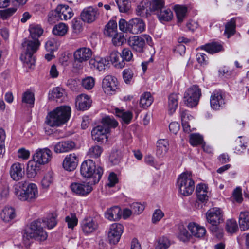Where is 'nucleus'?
Listing matches in <instances>:
<instances>
[{
    "label": "nucleus",
    "mask_w": 249,
    "mask_h": 249,
    "mask_svg": "<svg viewBox=\"0 0 249 249\" xmlns=\"http://www.w3.org/2000/svg\"><path fill=\"white\" fill-rule=\"evenodd\" d=\"M46 224L43 220L37 219L32 222L30 227L26 230L23 235V240L26 246L30 244L29 240H35L42 242L46 240L48 237L47 233L43 229Z\"/></svg>",
    "instance_id": "f257e3e1"
},
{
    "label": "nucleus",
    "mask_w": 249,
    "mask_h": 249,
    "mask_svg": "<svg viewBox=\"0 0 249 249\" xmlns=\"http://www.w3.org/2000/svg\"><path fill=\"white\" fill-rule=\"evenodd\" d=\"M71 108L61 106L48 113L45 122L51 127L58 126L66 123L70 118Z\"/></svg>",
    "instance_id": "f03ea898"
},
{
    "label": "nucleus",
    "mask_w": 249,
    "mask_h": 249,
    "mask_svg": "<svg viewBox=\"0 0 249 249\" xmlns=\"http://www.w3.org/2000/svg\"><path fill=\"white\" fill-rule=\"evenodd\" d=\"M40 44L39 41H32L26 39L22 43L24 53L21 54L20 59L27 67L32 68L35 65V58L33 54L38 50Z\"/></svg>",
    "instance_id": "7ed1b4c3"
},
{
    "label": "nucleus",
    "mask_w": 249,
    "mask_h": 249,
    "mask_svg": "<svg viewBox=\"0 0 249 249\" xmlns=\"http://www.w3.org/2000/svg\"><path fill=\"white\" fill-rule=\"evenodd\" d=\"M20 190H17L15 194L18 198L21 201L32 202L38 196L37 186L33 183L24 182L19 183Z\"/></svg>",
    "instance_id": "20e7f679"
},
{
    "label": "nucleus",
    "mask_w": 249,
    "mask_h": 249,
    "mask_svg": "<svg viewBox=\"0 0 249 249\" xmlns=\"http://www.w3.org/2000/svg\"><path fill=\"white\" fill-rule=\"evenodd\" d=\"M80 173L83 177L92 178L94 183H96L100 180L103 170L100 167L96 168L95 163L92 160H87L82 163Z\"/></svg>",
    "instance_id": "39448f33"
},
{
    "label": "nucleus",
    "mask_w": 249,
    "mask_h": 249,
    "mask_svg": "<svg viewBox=\"0 0 249 249\" xmlns=\"http://www.w3.org/2000/svg\"><path fill=\"white\" fill-rule=\"evenodd\" d=\"M177 185L178 191L183 196H189L194 192L195 182L190 172H184L178 178Z\"/></svg>",
    "instance_id": "423d86ee"
},
{
    "label": "nucleus",
    "mask_w": 249,
    "mask_h": 249,
    "mask_svg": "<svg viewBox=\"0 0 249 249\" xmlns=\"http://www.w3.org/2000/svg\"><path fill=\"white\" fill-rule=\"evenodd\" d=\"M150 46L153 45L152 38L147 34L141 36H134L128 40V44L134 52L142 53L145 51L146 44Z\"/></svg>",
    "instance_id": "0eeeda50"
},
{
    "label": "nucleus",
    "mask_w": 249,
    "mask_h": 249,
    "mask_svg": "<svg viewBox=\"0 0 249 249\" xmlns=\"http://www.w3.org/2000/svg\"><path fill=\"white\" fill-rule=\"evenodd\" d=\"M201 95V89L196 85L191 86L185 91L184 95L185 104L189 107L196 106Z\"/></svg>",
    "instance_id": "6e6552de"
},
{
    "label": "nucleus",
    "mask_w": 249,
    "mask_h": 249,
    "mask_svg": "<svg viewBox=\"0 0 249 249\" xmlns=\"http://www.w3.org/2000/svg\"><path fill=\"white\" fill-rule=\"evenodd\" d=\"M70 187L74 194L81 196H87L93 190L89 182L84 181L73 182L71 184Z\"/></svg>",
    "instance_id": "1a4fd4ad"
},
{
    "label": "nucleus",
    "mask_w": 249,
    "mask_h": 249,
    "mask_svg": "<svg viewBox=\"0 0 249 249\" xmlns=\"http://www.w3.org/2000/svg\"><path fill=\"white\" fill-rule=\"evenodd\" d=\"M100 15L98 8L95 7L89 6L85 8L81 13V19L85 22L91 23L95 21Z\"/></svg>",
    "instance_id": "9d476101"
},
{
    "label": "nucleus",
    "mask_w": 249,
    "mask_h": 249,
    "mask_svg": "<svg viewBox=\"0 0 249 249\" xmlns=\"http://www.w3.org/2000/svg\"><path fill=\"white\" fill-rule=\"evenodd\" d=\"M117 78L111 75L106 76L102 81V88L107 94H113L117 89Z\"/></svg>",
    "instance_id": "9b49d317"
},
{
    "label": "nucleus",
    "mask_w": 249,
    "mask_h": 249,
    "mask_svg": "<svg viewBox=\"0 0 249 249\" xmlns=\"http://www.w3.org/2000/svg\"><path fill=\"white\" fill-rule=\"evenodd\" d=\"M123 232V226L119 223L112 224L108 233V240L110 243L116 244L120 240Z\"/></svg>",
    "instance_id": "f8f14e48"
},
{
    "label": "nucleus",
    "mask_w": 249,
    "mask_h": 249,
    "mask_svg": "<svg viewBox=\"0 0 249 249\" xmlns=\"http://www.w3.org/2000/svg\"><path fill=\"white\" fill-rule=\"evenodd\" d=\"M52 152L48 148L39 149L34 155L33 160L38 164L47 163L51 159Z\"/></svg>",
    "instance_id": "ddd939ff"
},
{
    "label": "nucleus",
    "mask_w": 249,
    "mask_h": 249,
    "mask_svg": "<svg viewBox=\"0 0 249 249\" xmlns=\"http://www.w3.org/2000/svg\"><path fill=\"white\" fill-rule=\"evenodd\" d=\"M206 218L209 223L220 224L223 222V214L221 210L218 208L210 209L206 213Z\"/></svg>",
    "instance_id": "4468645a"
},
{
    "label": "nucleus",
    "mask_w": 249,
    "mask_h": 249,
    "mask_svg": "<svg viewBox=\"0 0 249 249\" xmlns=\"http://www.w3.org/2000/svg\"><path fill=\"white\" fill-rule=\"evenodd\" d=\"M98 228V224L96 220L91 217L84 218L81 223L82 230L86 234L94 232Z\"/></svg>",
    "instance_id": "2eb2a0df"
},
{
    "label": "nucleus",
    "mask_w": 249,
    "mask_h": 249,
    "mask_svg": "<svg viewBox=\"0 0 249 249\" xmlns=\"http://www.w3.org/2000/svg\"><path fill=\"white\" fill-rule=\"evenodd\" d=\"M92 55V50L87 47H82L77 49L73 54L75 62L83 63L89 60Z\"/></svg>",
    "instance_id": "dca6fc26"
},
{
    "label": "nucleus",
    "mask_w": 249,
    "mask_h": 249,
    "mask_svg": "<svg viewBox=\"0 0 249 249\" xmlns=\"http://www.w3.org/2000/svg\"><path fill=\"white\" fill-rule=\"evenodd\" d=\"M11 178L15 181L21 180L24 175V165L19 162L13 163L9 171Z\"/></svg>",
    "instance_id": "f3484780"
},
{
    "label": "nucleus",
    "mask_w": 249,
    "mask_h": 249,
    "mask_svg": "<svg viewBox=\"0 0 249 249\" xmlns=\"http://www.w3.org/2000/svg\"><path fill=\"white\" fill-rule=\"evenodd\" d=\"M225 104V100L221 92L217 91L213 92L210 98V104L213 109L218 110L223 107Z\"/></svg>",
    "instance_id": "a211bd4d"
},
{
    "label": "nucleus",
    "mask_w": 249,
    "mask_h": 249,
    "mask_svg": "<svg viewBox=\"0 0 249 249\" xmlns=\"http://www.w3.org/2000/svg\"><path fill=\"white\" fill-rule=\"evenodd\" d=\"M107 133H108V128H104L101 125L94 127L91 131L92 139L98 142H103L104 140L107 138L106 136Z\"/></svg>",
    "instance_id": "6ab92c4d"
},
{
    "label": "nucleus",
    "mask_w": 249,
    "mask_h": 249,
    "mask_svg": "<svg viewBox=\"0 0 249 249\" xmlns=\"http://www.w3.org/2000/svg\"><path fill=\"white\" fill-rule=\"evenodd\" d=\"M130 33L133 34H138L145 29V23L140 18H135L129 20Z\"/></svg>",
    "instance_id": "aec40b11"
},
{
    "label": "nucleus",
    "mask_w": 249,
    "mask_h": 249,
    "mask_svg": "<svg viewBox=\"0 0 249 249\" xmlns=\"http://www.w3.org/2000/svg\"><path fill=\"white\" fill-rule=\"evenodd\" d=\"M78 160L76 155L73 153L67 155L63 160V168L69 171L74 170L77 167Z\"/></svg>",
    "instance_id": "412c9836"
},
{
    "label": "nucleus",
    "mask_w": 249,
    "mask_h": 249,
    "mask_svg": "<svg viewBox=\"0 0 249 249\" xmlns=\"http://www.w3.org/2000/svg\"><path fill=\"white\" fill-rule=\"evenodd\" d=\"M55 11L60 20H66L70 19L73 16L72 10L67 5H58Z\"/></svg>",
    "instance_id": "4be33fe9"
},
{
    "label": "nucleus",
    "mask_w": 249,
    "mask_h": 249,
    "mask_svg": "<svg viewBox=\"0 0 249 249\" xmlns=\"http://www.w3.org/2000/svg\"><path fill=\"white\" fill-rule=\"evenodd\" d=\"M75 147V143L72 141H62L57 143L54 146V151L57 153L67 152Z\"/></svg>",
    "instance_id": "5701e85b"
},
{
    "label": "nucleus",
    "mask_w": 249,
    "mask_h": 249,
    "mask_svg": "<svg viewBox=\"0 0 249 249\" xmlns=\"http://www.w3.org/2000/svg\"><path fill=\"white\" fill-rule=\"evenodd\" d=\"M89 64L91 69H96L101 71L106 69L109 62L105 58L97 57L90 59L89 61Z\"/></svg>",
    "instance_id": "b1692460"
},
{
    "label": "nucleus",
    "mask_w": 249,
    "mask_h": 249,
    "mask_svg": "<svg viewBox=\"0 0 249 249\" xmlns=\"http://www.w3.org/2000/svg\"><path fill=\"white\" fill-rule=\"evenodd\" d=\"M91 102V100L88 95L82 94L77 97L75 104L78 106L79 110H85L89 108Z\"/></svg>",
    "instance_id": "393cba45"
},
{
    "label": "nucleus",
    "mask_w": 249,
    "mask_h": 249,
    "mask_svg": "<svg viewBox=\"0 0 249 249\" xmlns=\"http://www.w3.org/2000/svg\"><path fill=\"white\" fill-rule=\"evenodd\" d=\"M188 228L192 235L196 238L203 237L206 232L204 227L200 226L195 223H190L188 225Z\"/></svg>",
    "instance_id": "a878e982"
},
{
    "label": "nucleus",
    "mask_w": 249,
    "mask_h": 249,
    "mask_svg": "<svg viewBox=\"0 0 249 249\" xmlns=\"http://www.w3.org/2000/svg\"><path fill=\"white\" fill-rule=\"evenodd\" d=\"M114 113L117 117L121 119L122 123L126 124L130 123L133 118V114L131 112L125 111L124 109L116 108L114 109Z\"/></svg>",
    "instance_id": "bb28decb"
},
{
    "label": "nucleus",
    "mask_w": 249,
    "mask_h": 249,
    "mask_svg": "<svg viewBox=\"0 0 249 249\" xmlns=\"http://www.w3.org/2000/svg\"><path fill=\"white\" fill-rule=\"evenodd\" d=\"M179 112L183 129L185 132L189 133L191 131L189 122L192 120L193 117L186 110L180 109Z\"/></svg>",
    "instance_id": "cd10ccee"
},
{
    "label": "nucleus",
    "mask_w": 249,
    "mask_h": 249,
    "mask_svg": "<svg viewBox=\"0 0 249 249\" xmlns=\"http://www.w3.org/2000/svg\"><path fill=\"white\" fill-rule=\"evenodd\" d=\"M121 209L118 206L110 208L105 213V217L110 221L118 220L121 218Z\"/></svg>",
    "instance_id": "c85d7f7f"
},
{
    "label": "nucleus",
    "mask_w": 249,
    "mask_h": 249,
    "mask_svg": "<svg viewBox=\"0 0 249 249\" xmlns=\"http://www.w3.org/2000/svg\"><path fill=\"white\" fill-rule=\"evenodd\" d=\"M196 192L197 198L199 201L205 202L208 200V187L206 185L204 184H198L196 187Z\"/></svg>",
    "instance_id": "c756f323"
},
{
    "label": "nucleus",
    "mask_w": 249,
    "mask_h": 249,
    "mask_svg": "<svg viewBox=\"0 0 249 249\" xmlns=\"http://www.w3.org/2000/svg\"><path fill=\"white\" fill-rule=\"evenodd\" d=\"M238 222L241 231H245L249 229V212L248 211H242L240 213Z\"/></svg>",
    "instance_id": "7c9ffc66"
},
{
    "label": "nucleus",
    "mask_w": 249,
    "mask_h": 249,
    "mask_svg": "<svg viewBox=\"0 0 249 249\" xmlns=\"http://www.w3.org/2000/svg\"><path fill=\"white\" fill-rule=\"evenodd\" d=\"M15 209L11 207H5L0 213L2 220L5 222L11 221L16 217Z\"/></svg>",
    "instance_id": "2f4dec72"
},
{
    "label": "nucleus",
    "mask_w": 249,
    "mask_h": 249,
    "mask_svg": "<svg viewBox=\"0 0 249 249\" xmlns=\"http://www.w3.org/2000/svg\"><path fill=\"white\" fill-rule=\"evenodd\" d=\"M169 149V143L166 139H160L157 142L156 154L159 157H162Z\"/></svg>",
    "instance_id": "473e14b6"
},
{
    "label": "nucleus",
    "mask_w": 249,
    "mask_h": 249,
    "mask_svg": "<svg viewBox=\"0 0 249 249\" xmlns=\"http://www.w3.org/2000/svg\"><path fill=\"white\" fill-rule=\"evenodd\" d=\"M104 33L106 36L110 37L115 36L118 33L117 22L114 20H110L106 25Z\"/></svg>",
    "instance_id": "72a5a7b5"
},
{
    "label": "nucleus",
    "mask_w": 249,
    "mask_h": 249,
    "mask_svg": "<svg viewBox=\"0 0 249 249\" xmlns=\"http://www.w3.org/2000/svg\"><path fill=\"white\" fill-rule=\"evenodd\" d=\"M29 31L30 36L34 39L32 41H39L38 38L42 35L43 29L40 25L36 24H32L29 26Z\"/></svg>",
    "instance_id": "f704fd0d"
},
{
    "label": "nucleus",
    "mask_w": 249,
    "mask_h": 249,
    "mask_svg": "<svg viewBox=\"0 0 249 249\" xmlns=\"http://www.w3.org/2000/svg\"><path fill=\"white\" fill-rule=\"evenodd\" d=\"M174 9L177 18L178 23H182L186 16L187 8L185 6L176 5Z\"/></svg>",
    "instance_id": "c9c22d12"
},
{
    "label": "nucleus",
    "mask_w": 249,
    "mask_h": 249,
    "mask_svg": "<svg viewBox=\"0 0 249 249\" xmlns=\"http://www.w3.org/2000/svg\"><path fill=\"white\" fill-rule=\"evenodd\" d=\"M178 95L172 93L169 96L168 108L169 113L172 114L176 110L178 106Z\"/></svg>",
    "instance_id": "e433bc0d"
},
{
    "label": "nucleus",
    "mask_w": 249,
    "mask_h": 249,
    "mask_svg": "<svg viewBox=\"0 0 249 249\" xmlns=\"http://www.w3.org/2000/svg\"><path fill=\"white\" fill-rule=\"evenodd\" d=\"M160 21H168L170 20L173 17V13L169 9L163 8L162 9L156 13Z\"/></svg>",
    "instance_id": "4c0bfd02"
},
{
    "label": "nucleus",
    "mask_w": 249,
    "mask_h": 249,
    "mask_svg": "<svg viewBox=\"0 0 249 249\" xmlns=\"http://www.w3.org/2000/svg\"><path fill=\"white\" fill-rule=\"evenodd\" d=\"M201 48L202 49L205 50L209 53L213 54L222 51L223 49V47L220 44H219L218 43L213 42L206 44L204 46H202Z\"/></svg>",
    "instance_id": "58836bf2"
},
{
    "label": "nucleus",
    "mask_w": 249,
    "mask_h": 249,
    "mask_svg": "<svg viewBox=\"0 0 249 249\" xmlns=\"http://www.w3.org/2000/svg\"><path fill=\"white\" fill-rule=\"evenodd\" d=\"M116 2L120 12L128 14L131 12V4L129 0H116Z\"/></svg>",
    "instance_id": "ea45409f"
},
{
    "label": "nucleus",
    "mask_w": 249,
    "mask_h": 249,
    "mask_svg": "<svg viewBox=\"0 0 249 249\" xmlns=\"http://www.w3.org/2000/svg\"><path fill=\"white\" fill-rule=\"evenodd\" d=\"M153 102V98L150 92H146L143 93L140 98V106L144 108L150 106Z\"/></svg>",
    "instance_id": "a19ab883"
},
{
    "label": "nucleus",
    "mask_w": 249,
    "mask_h": 249,
    "mask_svg": "<svg viewBox=\"0 0 249 249\" xmlns=\"http://www.w3.org/2000/svg\"><path fill=\"white\" fill-rule=\"evenodd\" d=\"M102 126L104 128H108V133L109 132V129L111 128H115L118 125V123L116 121L113 117H111L109 116H106L102 119Z\"/></svg>",
    "instance_id": "79ce46f5"
},
{
    "label": "nucleus",
    "mask_w": 249,
    "mask_h": 249,
    "mask_svg": "<svg viewBox=\"0 0 249 249\" xmlns=\"http://www.w3.org/2000/svg\"><path fill=\"white\" fill-rule=\"evenodd\" d=\"M68 29V27L67 25L63 23H60L55 25L52 32L54 35L63 36L67 33Z\"/></svg>",
    "instance_id": "37998d69"
},
{
    "label": "nucleus",
    "mask_w": 249,
    "mask_h": 249,
    "mask_svg": "<svg viewBox=\"0 0 249 249\" xmlns=\"http://www.w3.org/2000/svg\"><path fill=\"white\" fill-rule=\"evenodd\" d=\"M53 174L52 171L48 172L43 177L41 181V185L44 189H48L53 183Z\"/></svg>",
    "instance_id": "c03bdc74"
},
{
    "label": "nucleus",
    "mask_w": 249,
    "mask_h": 249,
    "mask_svg": "<svg viewBox=\"0 0 249 249\" xmlns=\"http://www.w3.org/2000/svg\"><path fill=\"white\" fill-rule=\"evenodd\" d=\"M235 18H232L225 25V34L227 35V37L233 35L235 32Z\"/></svg>",
    "instance_id": "a18cd8bd"
},
{
    "label": "nucleus",
    "mask_w": 249,
    "mask_h": 249,
    "mask_svg": "<svg viewBox=\"0 0 249 249\" xmlns=\"http://www.w3.org/2000/svg\"><path fill=\"white\" fill-rule=\"evenodd\" d=\"M102 152L103 149L101 146L94 145L89 149L88 155L90 158L96 159L101 156Z\"/></svg>",
    "instance_id": "49530a36"
},
{
    "label": "nucleus",
    "mask_w": 249,
    "mask_h": 249,
    "mask_svg": "<svg viewBox=\"0 0 249 249\" xmlns=\"http://www.w3.org/2000/svg\"><path fill=\"white\" fill-rule=\"evenodd\" d=\"M38 163L35 161H30L28 163L27 169L28 175L30 177H34L39 170Z\"/></svg>",
    "instance_id": "de8ad7c7"
},
{
    "label": "nucleus",
    "mask_w": 249,
    "mask_h": 249,
    "mask_svg": "<svg viewBox=\"0 0 249 249\" xmlns=\"http://www.w3.org/2000/svg\"><path fill=\"white\" fill-rule=\"evenodd\" d=\"M178 238L183 242L189 241L191 236V234L189 233L186 229L182 225L178 226Z\"/></svg>",
    "instance_id": "09e8293b"
},
{
    "label": "nucleus",
    "mask_w": 249,
    "mask_h": 249,
    "mask_svg": "<svg viewBox=\"0 0 249 249\" xmlns=\"http://www.w3.org/2000/svg\"><path fill=\"white\" fill-rule=\"evenodd\" d=\"M34 94L30 91L25 92L22 97V102L29 105L30 107H33L34 104Z\"/></svg>",
    "instance_id": "8fccbe9b"
},
{
    "label": "nucleus",
    "mask_w": 249,
    "mask_h": 249,
    "mask_svg": "<svg viewBox=\"0 0 249 249\" xmlns=\"http://www.w3.org/2000/svg\"><path fill=\"white\" fill-rule=\"evenodd\" d=\"M164 5L163 0H152L150 3V8L152 11L156 13L164 8Z\"/></svg>",
    "instance_id": "3c124183"
},
{
    "label": "nucleus",
    "mask_w": 249,
    "mask_h": 249,
    "mask_svg": "<svg viewBox=\"0 0 249 249\" xmlns=\"http://www.w3.org/2000/svg\"><path fill=\"white\" fill-rule=\"evenodd\" d=\"M226 229L228 232L234 233L238 230L237 222L235 219H229L226 222Z\"/></svg>",
    "instance_id": "603ef678"
},
{
    "label": "nucleus",
    "mask_w": 249,
    "mask_h": 249,
    "mask_svg": "<svg viewBox=\"0 0 249 249\" xmlns=\"http://www.w3.org/2000/svg\"><path fill=\"white\" fill-rule=\"evenodd\" d=\"M170 245L169 239L165 237H162L157 241L155 249H167Z\"/></svg>",
    "instance_id": "864d4df0"
},
{
    "label": "nucleus",
    "mask_w": 249,
    "mask_h": 249,
    "mask_svg": "<svg viewBox=\"0 0 249 249\" xmlns=\"http://www.w3.org/2000/svg\"><path fill=\"white\" fill-rule=\"evenodd\" d=\"M203 141V137L198 134H192L190 136L189 142L193 146L201 144Z\"/></svg>",
    "instance_id": "5fc2aeb1"
},
{
    "label": "nucleus",
    "mask_w": 249,
    "mask_h": 249,
    "mask_svg": "<svg viewBox=\"0 0 249 249\" xmlns=\"http://www.w3.org/2000/svg\"><path fill=\"white\" fill-rule=\"evenodd\" d=\"M65 221L67 223L68 228L71 229H73L78 223V219L75 213H71L66 216Z\"/></svg>",
    "instance_id": "6e6d98bb"
},
{
    "label": "nucleus",
    "mask_w": 249,
    "mask_h": 249,
    "mask_svg": "<svg viewBox=\"0 0 249 249\" xmlns=\"http://www.w3.org/2000/svg\"><path fill=\"white\" fill-rule=\"evenodd\" d=\"M82 85L86 89H92L95 85V79L92 77H87L82 80Z\"/></svg>",
    "instance_id": "4d7b16f0"
},
{
    "label": "nucleus",
    "mask_w": 249,
    "mask_h": 249,
    "mask_svg": "<svg viewBox=\"0 0 249 249\" xmlns=\"http://www.w3.org/2000/svg\"><path fill=\"white\" fill-rule=\"evenodd\" d=\"M112 42L116 46H120L123 44L125 40L124 35L122 33H117L115 36H112Z\"/></svg>",
    "instance_id": "13d9d810"
},
{
    "label": "nucleus",
    "mask_w": 249,
    "mask_h": 249,
    "mask_svg": "<svg viewBox=\"0 0 249 249\" xmlns=\"http://www.w3.org/2000/svg\"><path fill=\"white\" fill-rule=\"evenodd\" d=\"M15 8H10L4 10H0V18L5 20L12 16L16 12Z\"/></svg>",
    "instance_id": "bf43d9fd"
},
{
    "label": "nucleus",
    "mask_w": 249,
    "mask_h": 249,
    "mask_svg": "<svg viewBox=\"0 0 249 249\" xmlns=\"http://www.w3.org/2000/svg\"><path fill=\"white\" fill-rule=\"evenodd\" d=\"M134 76L133 71L130 69H125L123 72V79L127 84L129 83Z\"/></svg>",
    "instance_id": "052dcab7"
},
{
    "label": "nucleus",
    "mask_w": 249,
    "mask_h": 249,
    "mask_svg": "<svg viewBox=\"0 0 249 249\" xmlns=\"http://www.w3.org/2000/svg\"><path fill=\"white\" fill-rule=\"evenodd\" d=\"M122 58L124 61L130 62L133 59V54L128 48H124L122 50Z\"/></svg>",
    "instance_id": "680f3d73"
},
{
    "label": "nucleus",
    "mask_w": 249,
    "mask_h": 249,
    "mask_svg": "<svg viewBox=\"0 0 249 249\" xmlns=\"http://www.w3.org/2000/svg\"><path fill=\"white\" fill-rule=\"evenodd\" d=\"M119 27L124 33H130L129 21L127 22L125 19L121 18L119 21Z\"/></svg>",
    "instance_id": "e2e57ef3"
},
{
    "label": "nucleus",
    "mask_w": 249,
    "mask_h": 249,
    "mask_svg": "<svg viewBox=\"0 0 249 249\" xmlns=\"http://www.w3.org/2000/svg\"><path fill=\"white\" fill-rule=\"evenodd\" d=\"M5 134L3 129H0V158L3 156L5 152L4 140Z\"/></svg>",
    "instance_id": "0e129e2a"
},
{
    "label": "nucleus",
    "mask_w": 249,
    "mask_h": 249,
    "mask_svg": "<svg viewBox=\"0 0 249 249\" xmlns=\"http://www.w3.org/2000/svg\"><path fill=\"white\" fill-rule=\"evenodd\" d=\"M131 209L133 213L136 214H139L142 212L144 209V205L138 202L133 203L131 205Z\"/></svg>",
    "instance_id": "69168bd1"
},
{
    "label": "nucleus",
    "mask_w": 249,
    "mask_h": 249,
    "mask_svg": "<svg viewBox=\"0 0 249 249\" xmlns=\"http://www.w3.org/2000/svg\"><path fill=\"white\" fill-rule=\"evenodd\" d=\"M60 20L55 10L54 11H50L48 15V22L53 24L57 21Z\"/></svg>",
    "instance_id": "338daca9"
},
{
    "label": "nucleus",
    "mask_w": 249,
    "mask_h": 249,
    "mask_svg": "<svg viewBox=\"0 0 249 249\" xmlns=\"http://www.w3.org/2000/svg\"><path fill=\"white\" fill-rule=\"evenodd\" d=\"M164 216V213L160 209H156L152 216V221L156 223L159 221Z\"/></svg>",
    "instance_id": "774afa93"
}]
</instances>
